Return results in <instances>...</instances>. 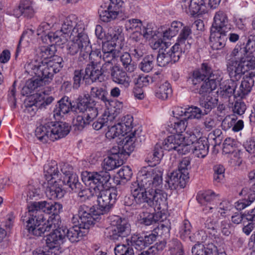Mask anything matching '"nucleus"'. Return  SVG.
Listing matches in <instances>:
<instances>
[{"instance_id": "nucleus-1", "label": "nucleus", "mask_w": 255, "mask_h": 255, "mask_svg": "<svg viewBox=\"0 0 255 255\" xmlns=\"http://www.w3.org/2000/svg\"><path fill=\"white\" fill-rule=\"evenodd\" d=\"M162 172L150 167H143L137 174V180L130 186L131 195L124 200L125 206L132 208L148 207L155 210L166 207L167 195L161 190Z\"/></svg>"}, {"instance_id": "nucleus-2", "label": "nucleus", "mask_w": 255, "mask_h": 255, "mask_svg": "<svg viewBox=\"0 0 255 255\" xmlns=\"http://www.w3.org/2000/svg\"><path fill=\"white\" fill-rule=\"evenodd\" d=\"M27 209L21 220L30 234L41 236L60 226L58 214L62 209L61 204L45 201L34 202L29 204Z\"/></svg>"}, {"instance_id": "nucleus-3", "label": "nucleus", "mask_w": 255, "mask_h": 255, "mask_svg": "<svg viewBox=\"0 0 255 255\" xmlns=\"http://www.w3.org/2000/svg\"><path fill=\"white\" fill-rule=\"evenodd\" d=\"M109 173L100 171L98 173L91 174L88 179L93 183V194L97 197L100 209L104 212H108L117 199L118 191L116 188L104 189V185L110 179Z\"/></svg>"}, {"instance_id": "nucleus-4", "label": "nucleus", "mask_w": 255, "mask_h": 255, "mask_svg": "<svg viewBox=\"0 0 255 255\" xmlns=\"http://www.w3.org/2000/svg\"><path fill=\"white\" fill-rule=\"evenodd\" d=\"M87 34L85 25L82 21L77 22L74 15H70L64 20L60 30L49 32L45 35L46 40L49 39L51 43L60 45L65 43L69 38L76 37Z\"/></svg>"}, {"instance_id": "nucleus-5", "label": "nucleus", "mask_w": 255, "mask_h": 255, "mask_svg": "<svg viewBox=\"0 0 255 255\" xmlns=\"http://www.w3.org/2000/svg\"><path fill=\"white\" fill-rule=\"evenodd\" d=\"M62 62L63 59L61 57L56 56L48 62L35 60L27 63L25 68L28 73L34 74L46 84L52 79L55 74L60 71L63 67Z\"/></svg>"}, {"instance_id": "nucleus-6", "label": "nucleus", "mask_w": 255, "mask_h": 255, "mask_svg": "<svg viewBox=\"0 0 255 255\" xmlns=\"http://www.w3.org/2000/svg\"><path fill=\"white\" fill-rule=\"evenodd\" d=\"M83 228L78 224L69 229L59 226L53 230L52 232L47 235L46 243L50 248H59L64 243L66 238L72 243L78 242L82 238L85 232L81 231Z\"/></svg>"}, {"instance_id": "nucleus-7", "label": "nucleus", "mask_w": 255, "mask_h": 255, "mask_svg": "<svg viewBox=\"0 0 255 255\" xmlns=\"http://www.w3.org/2000/svg\"><path fill=\"white\" fill-rule=\"evenodd\" d=\"M89 98V95L87 94L83 97L80 96L77 99L78 113L79 114L77 116L74 124L79 130L91 124L98 115L97 108L95 105H92L94 101L91 103Z\"/></svg>"}, {"instance_id": "nucleus-8", "label": "nucleus", "mask_w": 255, "mask_h": 255, "mask_svg": "<svg viewBox=\"0 0 255 255\" xmlns=\"http://www.w3.org/2000/svg\"><path fill=\"white\" fill-rule=\"evenodd\" d=\"M189 81L191 83V90L192 92L201 96L209 93L216 89L218 85V81L211 79L208 82L201 73L196 69L189 75Z\"/></svg>"}, {"instance_id": "nucleus-9", "label": "nucleus", "mask_w": 255, "mask_h": 255, "mask_svg": "<svg viewBox=\"0 0 255 255\" xmlns=\"http://www.w3.org/2000/svg\"><path fill=\"white\" fill-rule=\"evenodd\" d=\"M72 41L67 46V53L75 55L79 52V59H86L93 53L92 47L87 34L70 38Z\"/></svg>"}, {"instance_id": "nucleus-10", "label": "nucleus", "mask_w": 255, "mask_h": 255, "mask_svg": "<svg viewBox=\"0 0 255 255\" xmlns=\"http://www.w3.org/2000/svg\"><path fill=\"white\" fill-rule=\"evenodd\" d=\"M111 228L107 236L110 240L116 241L130 235V225L127 219L115 216L111 219Z\"/></svg>"}, {"instance_id": "nucleus-11", "label": "nucleus", "mask_w": 255, "mask_h": 255, "mask_svg": "<svg viewBox=\"0 0 255 255\" xmlns=\"http://www.w3.org/2000/svg\"><path fill=\"white\" fill-rule=\"evenodd\" d=\"M88 57L91 60V63L88 64L85 68L83 81L90 79L94 82L100 80L102 75L100 70V65L102 64L101 52L99 50L94 51Z\"/></svg>"}, {"instance_id": "nucleus-12", "label": "nucleus", "mask_w": 255, "mask_h": 255, "mask_svg": "<svg viewBox=\"0 0 255 255\" xmlns=\"http://www.w3.org/2000/svg\"><path fill=\"white\" fill-rule=\"evenodd\" d=\"M246 72H248L250 77L255 76V56H246L245 59H241V62H239L238 66L234 71V73L230 77L233 79L240 80Z\"/></svg>"}, {"instance_id": "nucleus-13", "label": "nucleus", "mask_w": 255, "mask_h": 255, "mask_svg": "<svg viewBox=\"0 0 255 255\" xmlns=\"http://www.w3.org/2000/svg\"><path fill=\"white\" fill-rule=\"evenodd\" d=\"M181 55V49L178 48L177 45H174L170 48L159 51L156 57L157 64L159 66L164 67L170 62L175 63L179 60Z\"/></svg>"}, {"instance_id": "nucleus-14", "label": "nucleus", "mask_w": 255, "mask_h": 255, "mask_svg": "<svg viewBox=\"0 0 255 255\" xmlns=\"http://www.w3.org/2000/svg\"><path fill=\"white\" fill-rule=\"evenodd\" d=\"M110 3L107 9H99V13L100 19L108 22L116 19L122 12V7L124 3V0H109Z\"/></svg>"}, {"instance_id": "nucleus-15", "label": "nucleus", "mask_w": 255, "mask_h": 255, "mask_svg": "<svg viewBox=\"0 0 255 255\" xmlns=\"http://www.w3.org/2000/svg\"><path fill=\"white\" fill-rule=\"evenodd\" d=\"M156 238V235L153 233L149 235L135 233L131 235L130 239L127 240V242H130L132 248L141 251L155 242Z\"/></svg>"}, {"instance_id": "nucleus-16", "label": "nucleus", "mask_w": 255, "mask_h": 255, "mask_svg": "<svg viewBox=\"0 0 255 255\" xmlns=\"http://www.w3.org/2000/svg\"><path fill=\"white\" fill-rule=\"evenodd\" d=\"M94 209L84 204L79 206L78 211V224L83 229H89L95 224V220L93 217Z\"/></svg>"}, {"instance_id": "nucleus-17", "label": "nucleus", "mask_w": 255, "mask_h": 255, "mask_svg": "<svg viewBox=\"0 0 255 255\" xmlns=\"http://www.w3.org/2000/svg\"><path fill=\"white\" fill-rule=\"evenodd\" d=\"M245 56L244 50L239 45H237L231 53L226 56L227 70L229 76L234 73V71L238 66L239 62H241V59H245Z\"/></svg>"}, {"instance_id": "nucleus-18", "label": "nucleus", "mask_w": 255, "mask_h": 255, "mask_svg": "<svg viewBox=\"0 0 255 255\" xmlns=\"http://www.w3.org/2000/svg\"><path fill=\"white\" fill-rule=\"evenodd\" d=\"M70 111L78 113V103L76 105L73 104L68 97L64 96L55 106L53 111V116L55 118L58 119L68 114Z\"/></svg>"}, {"instance_id": "nucleus-19", "label": "nucleus", "mask_w": 255, "mask_h": 255, "mask_svg": "<svg viewBox=\"0 0 255 255\" xmlns=\"http://www.w3.org/2000/svg\"><path fill=\"white\" fill-rule=\"evenodd\" d=\"M232 29L227 14L223 11L216 12L211 30L228 33Z\"/></svg>"}, {"instance_id": "nucleus-20", "label": "nucleus", "mask_w": 255, "mask_h": 255, "mask_svg": "<svg viewBox=\"0 0 255 255\" xmlns=\"http://www.w3.org/2000/svg\"><path fill=\"white\" fill-rule=\"evenodd\" d=\"M48 127L50 129V140L53 141L64 137L70 131L68 124L64 122H50Z\"/></svg>"}, {"instance_id": "nucleus-21", "label": "nucleus", "mask_w": 255, "mask_h": 255, "mask_svg": "<svg viewBox=\"0 0 255 255\" xmlns=\"http://www.w3.org/2000/svg\"><path fill=\"white\" fill-rule=\"evenodd\" d=\"M228 33L210 30L209 44L214 50H221L226 45Z\"/></svg>"}, {"instance_id": "nucleus-22", "label": "nucleus", "mask_w": 255, "mask_h": 255, "mask_svg": "<svg viewBox=\"0 0 255 255\" xmlns=\"http://www.w3.org/2000/svg\"><path fill=\"white\" fill-rule=\"evenodd\" d=\"M111 76L112 80L118 84L123 85L125 88H128L130 83V77L128 75L126 71L118 66H114L111 72Z\"/></svg>"}, {"instance_id": "nucleus-23", "label": "nucleus", "mask_w": 255, "mask_h": 255, "mask_svg": "<svg viewBox=\"0 0 255 255\" xmlns=\"http://www.w3.org/2000/svg\"><path fill=\"white\" fill-rule=\"evenodd\" d=\"M131 131L121 141L120 146H122L121 154H125L127 157L128 156L130 153L133 151L137 135L135 129L131 130Z\"/></svg>"}, {"instance_id": "nucleus-24", "label": "nucleus", "mask_w": 255, "mask_h": 255, "mask_svg": "<svg viewBox=\"0 0 255 255\" xmlns=\"http://www.w3.org/2000/svg\"><path fill=\"white\" fill-rule=\"evenodd\" d=\"M98 173V172H88L84 171L82 173V179L83 181L85 183L86 185H88L90 186L89 188H86L82 187L80 188V190L78 192H75V193H78V196L80 198H84L85 199H89L91 196L95 197L94 194H93L94 188L92 187V185H93L92 183H91V181L88 178L89 176H91V174L93 175L94 174Z\"/></svg>"}, {"instance_id": "nucleus-25", "label": "nucleus", "mask_w": 255, "mask_h": 255, "mask_svg": "<svg viewBox=\"0 0 255 255\" xmlns=\"http://www.w3.org/2000/svg\"><path fill=\"white\" fill-rule=\"evenodd\" d=\"M65 192L56 181H48V185L45 190V194L50 200L62 198Z\"/></svg>"}, {"instance_id": "nucleus-26", "label": "nucleus", "mask_w": 255, "mask_h": 255, "mask_svg": "<svg viewBox=\"0 0 255 255\" xmlns=\"http://www.w3.org/2000/svg\"><path fill=\"white\" fill-rule=\"evenodd\" d=\"M182 7L186 8V13L191 15L200 14L206 11V5L204 0H190V2L182 5Z\"/></svg>"}, {"instance_id": "nucleus-27", "label": "nucleus", "mask_w": 255, "mask_h": 255, "mask_svg": "<svg viewBox=\"0 0 255 255\" xmlns=\"http://www.w3.org/2000/svg\"><path fill=\"white\" fill-rule=\"evenodd\" d=\"M188 179H185L179 172L173 171L168 177L166 182L171 189H176L178 187L183 188L186 185V181Z\"/></svg>"}, {"instance_id": "nucleus-28", "label": "nucleus", "mask_w": 255, "mask_h": 255, "mask_svg": "<svg viewBox=\"0 0 255 255\" xmlns=\"http://www.w3.org/2000/svg\"><path fill=\"white\" fill-rule=\"evenodd\" d=\"M238 80L231 78L230 80L224 81L221 83H219L221 93L223 97L230 98L233 95L235 98H237L236 96L237 86L236 81Z\"/></svg>"}, {"instance_id": "nucleus-29", "label": "nucleus", "mask_w": 255, "mask_h": 255, "mask_svg": "<svg viewBox=\"0 0 255 255\" xmlns=\"http://www.w3.org/2000/svg\"><path fill=\"white\" fill-rule=\"evenodd\" d=\"M193 154L199 158H204L209 150L208 140L206 137H200L192 148Z\"/></svg>"}, {"instance_id": "nucleus-30", "label": "nucleus", "mask_w": 255, "mask_h": 255, "mask_svg": "<svg viewBox=\"0 0 255 255\" xmlns=\"http://www.w3.org/2000/svg\"><path fill=\"white\" fill-rule=\"evenodd\" d=\"M184 137L182 134H176L168 136L162 142V149L170 151L176 150L180 144L183 143Z\"/></svg>"}, {"instance_id": "nucleus-31", "label": "nucleus", "mask_w": 255, "mask_h": 255, "mask_svg": "<svg viewBox=\"0 0 255 255\" xmlns=\"http://www.w3.org/2000/svg\"><path fill=\"white\" fill-rule=\"evenodd\" d=\"M192 30L190 26H184L181 30L180 34L177 39V42L174 45H177L178 48H183L185 46L184 49H188L190 48V44L188 40L191 38Z\"/></svg>"}, {"instance_id": "nucleus-32", "label": "nucleus", "mask_w": 255, "mask_h": 255, "mask_svg": "<svg viewBox=\"0 0 255 255\" xmlns=\"http://www.w3.org/2000/svg\"><path fill=\"white\" fill-rule=\"evenodd\" d=\"M197 70L201 73L208 82L210 81L211 79L213 78L216 81V80H218L219 85V82H220L222 80L220 75L218 73H214L215 72L213 70L212 65L209 62H203L201 64L200 68L197 69Z\"/></svg>"}, {"instance_id": "nucleus-33", "label": "nucleus", "mask_w": 255, "mask_h": 255, "mask_svg": "<svg viewBox=\"0 0 255 255\" xmlns=\"http://www.w3.org/2000/svg\"><path fill=\"white\" fill-rule=\"evenodd\" d=\"M44 177L47 181H53L59 177L60 173L55 161H51L44 166Z\"/></svg>"}, {"instance_id": "nucleus-34", "label": "nucleus", "mask_w": 255, "mask_h": 255, "mask_svg": "<svg viewBox=\"0 0 255 255\" xmlns=\"http://www.w3.org/2000/svg\"><path fill=\"white\" fill-rule=\"evenodd\" d=\"M56 51V47L53 44L49 46H42L39 47L35 50V56L40 59L45 60L55 56L54 54Z\"/></svg>"}, {"instance_id": "nucleus-35", "label": "nucleus", "mask_w": 255, "mask_h": 255, "mask_svg": "<svg viewBox=\"0 0 255 255\" xmlns=\"http://www.w3.org/2000/svg\"><path fill=\"white\" fill-rule=\"evenodd\" d=\"M221 219L218 214H214L212 216L208 217L204 223L205 228L207 229L210 234H211V231L213 232L215 239L217 238L220 240L219 237H217L215 236V233H217L219 221Z\"/></svg>"}, {"instance_id": "nucleus-36", "label": "nucleus", "mask_w": 255, "mask_h": 255, "mask_svg": "<svg viewBox=\"0 0 255 255\" xmlns=\"http://www.w3.org/2000/svg\"><path fill=\"white\" fill-rule=\"evenodd\" d=\"M108 33L110 34V38L112 41H108L103 44L102 52L117 53V51L115 50L116 44L114 42L119 39L120 33L116 30H114L113 29H109Z\"/></svg>"}, {"instance_id": "nucleus-37", "label": "nucleus", "mask_w": 255, "mask_h": 255, "mask_svg": "<svg viewBox=\"0 0 255 255\" xmlns=\"http://www.w3.org/2000/svg\"><path fill=\"white\" fill-rule=\"evenodd\" d=\"M187 125V121L186 118L181 120H177L173 123L168 125L166 128L167 130L171 133L174 134H181L185 131Z\"/></svg>"}, {"instance_id": "nucleus-38", "label": "nucleus", "mask_w": 255, "mask_h": 255, "mask_svg": "<svg viewBox=\"0 0 255 255\" xmlns=\"http://www.w3.org/2000/svg\"><path fill=\"white\" fill-rule=\"evenodd\" d=\"M163 155L162 145L160 143H157L154 146L153 151L148 153L146 161L148 162H153V165H155L159 163Z\"/></svg>"}, {"instance_id": "nucleus-39", "label": "nucleus", "mask_w": 255, "mask_h": 255, "mask_svg": "<svg viewBox=\"0 0 255 255\" xmlns=\"http://www.w3.org/2000/svg\"><path fill=\"white\" fill-rule=\"evenodd\" d=\"M215 249V246L212 243L206 246L196 244L192 248V255H213L212 252Z\"/></svg>"}, {"instance_id": "nucleus-40", "label": "nucleus", "mask_w": 255, "mask_h": 255, "mask_svg": "<svg viewBox=\"0 0 255 255\" xmlns=\"http://www.w3.org/2000/svg\"><path fill=\"white\" fill-rule=\"evenodd\" d=\"M204 96L200 98L199 103L204 114L207 115L217 106L218 100L210 96Z\"/></svg>"}, {"instance_id": "nucleus-41", "label": "nucleus", "mask_w": 255, "mask_h": 255, "mask_svg": "<svg viewBox=\"0 0 255 255\" xmlns=\"http://www.w3.org/2000/svg\"><path fill=\"white\" fill-rule=\"evenodd\" d=\"M252 77H247L242 81L239 89H237L236 93L237 97L242 99L251 92L253 82Z\"/></svg>"}, {"instance_id": "nucleus-42", "label": "nucleus", "mask_w": 255, "mask_h": 255, "mask_svg": "<svg viewBox=\"0 0 255 255\" xmlns=\"http://www.w3.org/2000/svg\"><path fill=\"white\" fill-rule=\"evenodd\" d=\"M155 93L157 98L162 100L167 99L172 94L170 84L167 81H164L162 84L157 87Z\"/></svg>"}, {"instance_id": "nucleus-43", "label": "nucleus", "mask_w": 255, "mask_h": 255, "mask_svg": "<svg viewBox=\"0 0 255 255\" xmlns=\"http://www.w3.org/2000/svg\"><path fill=\"white\" fill-rule=\"evenodd\" d=\"M252 25L253 29L250 31V35L246 46L243 47L246 56H251V54L255 52V18L253 20Z\"/></svg>"}, {"instance_id": "nucleus-44", "label": "nucleus", "mask_w": 255, "mask_h": 255, "mask_svg": "<svg viewBox=\"0 0 255 255\" xmlns=\"http://www.w3.org/2000/svg\"><path fill=\"white\" fill-rule=\"evenodd\" d=\"M90 97L101 100L106 104L110 103L108 93L105 88L98 87H91L90 89ZM89 100L91 101L90 98Z\"/></svg>"}, {"instance_id": "nucleus-45", "label": "nucleus", "mask_w": 255, "mask_h": 255, "mask_svg": "<svg viewBox=\"0 0 255 255\" xmlns=\"http://www.w3.org/2000/svg\"><path fill=\"white\" fill-rule=\"evenodd\" d=\"M59 179L62 180L63 183L68 186L73 192H78L80 190V188L82 187V185L79 181L78 177L76 174L71 175L70 177L66 176Z\"/></svg>"}, {"instance_id": "nucleus-46", "label": "nucleus", "mask_w": 255, "mask_h": 255, "mask_svg": "<svg viewBox=\"0 0 255 255\" xmlns=\"http://www.w3.org/2000/svg\"><path fill=\"white\" fill-rule=\"evenodd\" d=\"M48 126L49 122L44 125L39 126L35 129V135L43 142H47L48 139L50 140V129Z\"/></svg>"}, {"instance_id": "nucleus-47", "label": "nucleus", "mask_w": 255, "mask_h": 255, "mask_svg": "<svg viewBox=\"0 0 255 255\" xmlns=\"http://www.w3.org/2000/svg\"><path fill=\"white\" fill-rule=\"evenodd\" d=\"M123 162L124 160L122 158H117L109 156L104 160L103 167L105 169L104 171L109 173L107 171H110L117 168L122 165Z\"/></svg>"}, {"instance_id": "nucleus-48", "label": "nucleus", "mask_w": 255, "mask_h": 255, "mask_svg": "<svg viewBox=\"0 0 255 255\" xmlns=\"http://www.w3.org/2000/svg\"><path fill=\"white\" fill-rule=\"evenodd\" d=\"M120 61L124 68L129 72H133L136 68V64L132 61L130 54L125 52L120 56Z\"/></svg>"}, {"instance_id": "nucleus-49", "label": "nucleus", "mask_w": 255, "mask_h": 255, "mask_svg": "<svg viewBox=\"0 0 255 255\" xmlns=\"http://www.w3.org/2000/svg\"><path fill=\"white\" fill-rule=\"evenodd\" d=\"M44 82L39 78L33 77L26 81L25 86L22 89L23 92H25L26 94H30L31 91L42 86Z\"/></svg>"}, {"instance_id": "nucleus-50", "label": "nucleus", "mask_w": 255, "mask_h": 255, "mask_svg": "<svg viewBox=\"0 0 255 255\" xmlns=\"http://www.w3.org/2000/svg\"><path fill=\"white\" fill-rule=\"evenodd\" d=\"M155 57L152 54H149L142 59L139 65V67L144 72H150L154 67Z\"/></svg>"}, {"instance_id": "nucleus-51", "label": "nucleus", "mask_w": 255, "mask_h": 255, "mask_svg": "<svg viewBox=\"0 0 255 255\" xmlns=\"http://www.w3.org/2000/svg\"><path fill=\"white\" fill-rule=\"evenodd\" d=\"M184 115L188 119H200L204 114L202 109L197 106H191L186 109L184 112Z\"/></svg>"}, {"instance_id": "nucleus-52", "label": "nucleus", "mask_w": 255, "mask_h": 255, "mask_svg": "<svg viewBox=\"0 0 255 255\" xmlns=\"http://www.w3.org/2000/svg\"><path fill=\"white\" fill-rule=\"evenodd\" d=\"M158 33L156 28L151 24H148L146 26H143L140 31V35H142L146 40L154 38Z\"/></svg>"}, {"instance_id": "nucleus-53", "label": "nucleus", "mask_w": 255, "mask_h": 255, "mask_svg": "<svg viewBox=\"0 0 255 255\" xmlns=\"http://www.w3.org/2000/svg\"><path fill=\"white\" fill-rule=\"evenodd\" d=\"M190 159L189 157L183 158L179 162L178 169L176 171L179 172L185 179H189L188 169L190 168Z\"/></svg>"}, {"instance_id": "nucleus-54", "label": "nucleus", "mask_w": 255, "mask_h": 255, "mask_svg": "<svg viewBox=\"0 0 255 255\" xmlns=\"http://www.w3.org/2000/svg\"><path fill=\"white\" fill-rule=\"evenodd\" d=\"M122 124L120 123L109 128V130L106 133V136L110 138H114L116 137L124 135L125 131L123 129Z\"/></svg>"}, {"instance_id": "nucleus-55", "label": "nucleus", "mask_w": 255, "mask_h": 255, "mask_svg": "<svg viewBox=\"0 0 255 255\" xmlns=\"http://www.w3.org/2000/svg\"><path fill=\"white\" fill-rule=\"evenodd\" d=\"M129 51L132 56L137 60L141 58L145 53L144 46L141 43L133 44L130 48Z\"/></svg>"}, {"instance_id": "nucleus-56", "label": "nucleus", "mask_w": 255, "mask_h": 255, "mask_svg": "<svg viewBox=\"0 0 255 255\" xmlns=\"http://www.w3.org/2000/svg\"><path fill=\"white\" fill-rule=\"evenodd\" d=\"M158 213L156 214H153L150 213H143V216H140L139 220L140 223L145 226H149L157 222L159 219H158Z\"/></svg>"}, {"instance_id": "nucleus-57", "label": "nucleus", "mask_w": 255, "mask_h": 255, "mask_svg": "<svg viewBox=\"0 0 255 255\" xmlns=\"http://www.w3.org/2000/svg\"><path fill=\"white\" fill-rule=\"evenodd\" d=\"M18 10L25 17H31L33 16V9L29 0L22 1L19 4Z\"/></svg>"}, {"instance_id": "nucleus-58", "label": "nucleus", "mask_w": 255, "mask_h": 255, "mask_svg": "<svg viewBox=\"0 0 255 255\" xmlns=\"http://www.w3.org/2000/svg\"><path fill=\"white\" fill-rule=\"evenodd\" d=\"M129 246L128 242V245L123 244L116 246L114 249L115 255H134L132 248Z\"/></svg>"}, {"instance_id": "nucleus-59", "label": "nucleus", "mask_w": 255, "mask_h": 255, "mask_svg": "<svg viewBox=\"0 0 255 255\" xmlns=\"http://www.w3.org/2000/svg\"><path fill=\"white\" fill-rule=\"evenodd\" d=\"M126 27L127 29L137 32L141 29L142 25L141 21L138 19H130L126 21Z\"/></svg>"}, {"instance_id": "nucleus-60", "label": "nucleus", "mask_w": 255, "mask_h": 255, "mask_svg": "<svg viewBox=\"0 0 255 255\" xmlns=\"http://www.w3.org/2000/svg\"><path fill=\"white\" fill-rule=\"evenodd\" d=\"M236 142L231 138H227L223 143V152L225 154L234 153L236 150Z\"/></svg>"}, {"instance_id": "nucleus-61", "label": "nucleus", "mask_w": 255, "mask_h": 255, "mask_svg": "<svg viewBox=\"0 0 255 255\" xmlns=\"http://www.w3.org/2000/svg\"><path fill=\"white\" fill-rule=\"evenodd\" d=\"M168 246L171 255L174 253L184 250L181 243L177 239H173L169 241Z\"/></svg>"}, {"instance_id": "nucleus-62", "label": "nucleus", "mask_w": 255, "mask_h": 255, "mask_svg": "<svg viewBox=\"0 0 255 255\" xmlns=\"http://www.w3.org/2000/svg\"><path fill=\"white\" fill-rule=\"evenodd\" d=\"M233 208V205L229 201H223L221 202L218 207V215L220 214V216L225 217L226 214L230 211Z\"/></svg>"}, {"instance_id": "nucleus-63", "label": "nucleus", "mask_w": 255, "mask_h": 255, "mask_svg": "<svg viewBox=\"0 0 255 255\" xmlns=\"http://www.w3.org/2000/svg\"><path fill=\"white\" fill-rule=\"evenodd\" d=\"M207 235L204 230H198L193 235L189 237L190 241L192 242H197L199 244L200 242H204L206 240Z\"/></svg>"}, {"instance_id": "nucleus-64", "label": "nucleus", "mask_w": 255, "mask_h": 255, "mask_svg": "<svg viewBox=\"0 0 255 255\" xmlns=\"http://www.w3.org/2000/svg\"><path fill=\"white\" fill-rule=\"evenodd\" d=\"M48 250L47 251H44L41 249H37L33 252V255H58L59 253V248H50L46 244Z\"/></svg>"}]
</instances>
